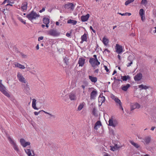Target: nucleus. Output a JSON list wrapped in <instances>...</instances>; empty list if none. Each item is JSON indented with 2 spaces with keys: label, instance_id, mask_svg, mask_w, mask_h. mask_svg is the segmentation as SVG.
<instances>
[{
  "label": "nucleus",
  "instance_id": "nucleus-8",
  "mask_svg": "<svg viewBox=\"0 0 156 156\" xmlns=\"http://www.w3.org/2000/svg\"><path fill=\"white\" fill-rule=\"evenodd\" d=\"M69 98L71 101H75L77 99L76 92L73 91L71 92L69 95Z\"/></svg>",
  "mask_w": 156,
  "mask_h": 156
},
{
  "label": "nucleus",
  "instance_id": "nucleus-7",
  "mask_svg": "<svg viewBox=\"0 0 156 156\" xmlns=\"http://www.w3.org/2000/svg\"><path fill=\"white\" fill-rule=\"evenodd\" d=\"M151 137L149 136L145 137L142 139L141 142L145 145L149 144L151 142Z\"/></svg>",
  "mask_w": 156,
  "mask_h": 156
},
{
  "label": "nucleus",
  "instance_id": "nucleus-4",
  "mask_svg": "<svg viewBox=\"0 0 156 156\" xmlns=\"http://www.w3.org/2000/svg\"><path fill=\"white\" fill-rule=\"evenodd\" d=\"M89 62L94 69H95L97 66H98L100 64V62L98 61V59H95L93 58H90Z\"/></svg>",
  "mask_w": 156,
  "mask_h": 156
},
{
  "label": "nucleus",
  "instance_id": "nucleus-37",
  "mask_svg": "<svg viewBox=\"0 0 156 156\" xmlns=\"http://www.w3.org/2000/svg\"><path fill=\"white\" fill-rule=\"evenodd\" d=\"M139 14L140 16H145V12L143 9H140L139 12Z\"/></svg>",
  "mask_w": 156,
  "mask_h": 156
},
{
  "label": "nucleus",
  "instance_id": "nucleus-3",
  "mask_svg": "<svg viewBox=\"0 0 156 156\" xmlns=\"http://www.w3.org/2000/svg\"><path fill=\"white\" fill-rule=\"evenodd\" d=\"M118 124L117 120L113 116H112L109 119L108 125L113 127L117 126Z\"/></svg>",
  "mask_w": 156,
  "mask_h": 156
},
{
  "label": "nucleus",
  "instance_id": "nucleus-28",
  "mask_svg": "<svg viewBox=\"0 0 156 156\" xmlns=\"http://www.w3.org/2000/svg\"><path fill=\"white\" fill-rule=\"evenodd\" d=\"M120 148V147L118 146L117 144H115L114 146H111L110 150L112 151H114Z\"/></svg>",
  "mask_w": 156,
  "mask_h": 156
},
{
  "label": "nucleus",
  "instance_id": "nucleus-2",
  "mask_svg": "<svg viewBox=\"0 0 156 156\" xmlns=\"http://www.w3.org/2000/svg\"><path fill=\"white\" fill-rule=\"evenodd\" d=\"M7 138L10 144L12 146L14 150L18 154H20V151L14 140L9 136H7Z\"/></svg>",
  "mask_w": 156,
  "mask_h": 156
},
{
  "label": "nucleus",
  "instance_id": "nucleus-15",
  "mask_svg": "<svg viewBox=\"0 0 156 156\" xmlns=\"http://www.w3.org/2000/svg\"><path fill=\"white\" fill-rule=\"evenodd\" d=\"M142 77V73H137L134 76V79L135 81H139L141 79Z\"/></svg>",
  "mask_w": 156,
  "mask_h": 156
},
{
  "label": "nucleus",
  "instance_id": "nucleus-44",
  "mask_svg": "<svg viewBox=\"0 0 156 156\" xmlns=\"http://www.w3.org/2000/svg\"><path fill=\"white\" fill-rule=\"evenodd\" d=\"M141 4L143 5L144 6H146L147 3V0H142L141 3Z\"/></svg>",
  "mask_w": 156,
  "mask_h": 156
},
{
  "label": "nucleus",
  "instance_id": "nucleus-55",
  "mask_svg": "<svg viewBox=\"0 0 156 156\" xmlns=\"http://www.w3.org/2000/svg\"><path fill=\"white\" fill-rule=\"evenodd\" d=\"M105 69L106 70L107 72H108L109 71V70L108 68L106 66H104Z\"/></svg>",
  "mask_w": 156,
  "mask_h": 156
},
{
  "label": "nucleus",
  "instance_id": "nucleus-6",
  "mask_svg": "<svg viewBox=\"0 0 156 156\" xmlns=\"http://www.w3.org/2000/svg\"><path fill=\"white\" fill-rule=\"evenodd\" d=\"M47 34L53 36H57L59 35L60 33L56 30L51 29L47 31Z\"/></svg>",
  "mask_w": 156,
  "mask_h": 156
},
{
  "label": "nucleus",
  "instance_id": "nucleus-54",
  "mask_svg": "<svg viewBox=\"0 0 156 156\" xmlns=\"http://www.w3.org/2000/svg\"><path fill=\"white\" fill-rule=\"evenodd\" d=\"M45 7H43L42 9H41V10H40L39 12L40 13H41L42 12L44 11H45Z\"/></svg>",
  "mask_w": 156,
  "mask_h": 156
},
{
  "label": "nucleus",
  "instance_id": "nucleus-13",
  "mask_svg": "<svg viewBox=\"0 0 156 156\" xmlns=\"http://www.w3.org/2000/svg\"><path fill=\"white\" fill-rule=\"evenodd\" d=\"M85 59L82 57L80 58H79L78 64H79V66L82 67L83 66L85 63Z\"/></svg>",
  "mask_w": 156,
  "mask_h": 156
},
{
  "label": "nucleus",
  "instance_id": "nucleus-18",
  "mask_svg": "<svg viewBox=\"0 0 156 156\" xmlns=\"http://www.w3.org/2000/svg\"><path fill=\"white\" fill-rule=\"evenodd\" d=\"M65 7L66 8L73 10L74 8V6L73 3H69L66 4Z\"/></svg>",
  "mask_w": 156,
  "mask_h": 156
},
{
  "label": "nucleus",
  "instance_id": "nucleus-61",
  "mask_svg": "<svg viewBox=\"0 0 156 156\" xmlns=\"http://www.w3.org/2000/svg\"><path fill=\"white\" fill-rule=\"evenodd\" d=\"M36 48L37 50H38L39 49V46L38 44H37V45L36 46Z\"/></svg>",
  "mask_w": 156,
  "mask_h": 156
},
{
  "label": "nucleus",
  "instance_id": "nucleus-50",
  "mask_svg": "<svg viewBox=\"0 0 156 156\" xmlns=\"http://www.w3.org/2000/svg\"><path fill=\"white\" fill-rule=\"evenodd\" d=\"M106 51L108 52V53H109L110 52V51L109 50H108L107 49H105L103 51V53H105Z\"/></svg>",
  "mask_w": 156,
  "mask_h": 156
},
{
  "label": "nucleus",
  "instance_id": "nucleus-20",
  "mask_svg": "<svg viewBox=\"0 0 156 156\" xmlns=\"http://www.w3.org/2000/svg\"><path fill=\"white\" fill-rule=\"evenodd\" d=\"M97 94V91L95 90H93L90 94V99H94L95 98Z\"/></svg>",
  "mask_w": 156,
  "mask_h": 156
},
{
  "label": "nucleus",
  "instance_id": "nucleus-29",
  "mask_svg": "<svg viewBox=\"0 0 156 156\" xmlns=\"http://www.w3.org/2000/svg\"><path fill=\"white\" fill-rule=\"evenodd\" d=\"M101 95L98 98V101L99 102H101V104L104 102L105 100V98L104 96H101Z\"/></svg>",
  "mask_w": 156,
  "mask_h": 156
},
{
  "label": "nucleus",
  "instance_id": "nucleus-10",
  "mask_svg": "<svg viewBox=\"0 0 156 156\" xmlns=\"http://www.w3.org/2000/svg\"><path fill=\"white\" fill-rule=\"evenodd\" d=\"M39 16V15L38 14L32 11L30 13V20L32 21V20H33L36 19Z\"/></svg>",
  "mask_w": 156,
  "mask_h": 156
},
{
  "label": "nucleus",
  "instance_id": "nucleus-42",
  "mask_svg": "<svg viewBox=\"0 0 156 156\" xmlns=\"http://www.w3.org/2000/svg\"><path fill=\"white\" fill-rule=\"evenodd\" d=\"M30 156H37V155L34 154L33 150H30Z\"/></svg>",
  "mask_w": 156,
  "mask_h": 156
},
{
  "label": "nucleus",
  "instance_id": "nucleus-21",
  "mask_svg": "<svg viewBox=\"0 0 156 156\" xmlns=\"http://www.w3.org/2000/svg\"><path fill=\"white\" fill-rule=\"evenodd\" d=\"M87 35L85 33L83 35H82L81 37V40L80 43H82L84 41H87Z\"/></svg>",
  "mask_w": 156,
  "mask_h": 156
},
{
  "label": "nucleus",
  "instance_id": "nucleus-53",
  "mask_svg": "<svg viewBox=\"0 0 156 156\" xmlns=\"http://www.w3.org/2000/svg\"><path fill=\"white\" fill-rule=\"evenodd\" d=\"M141 17V20L142 21H144L145 20V16H140Z\"/></svg>",
  "mask_w": 156,
  "mask_h": 156
},
{
  "label": "nucleus",
  "instance_id": "nucleus-30",
  "mask_svg": "<svg viewBox=\"0 0 156 156\" xmlns=\"http://www.w3.org/2000/svg\"><path fill=\"white\" fill-rule=\"evenodd\" d=\"M85 105V104L84 102L80 103L77 108V110L80 111L82 110Z\"/></svg>",
  "mask_w": 156,
  "mask_h": 156
},
{
  "label": "nucleus",
  "instance_id": "nucleus-17",
  "mask_svg": "<svg viewBox=\"0 0 156 156\" xmlns=\"http://www.w3.org/2000/svg\"><path fill=\"white\" fill-rule=\"evenodd\" d=\"M36 99L34 98L32 99V107L34 109L38 110V108L36 107Z\"/></svg>",
  "mask_w": 156,
  "mask_h": 156
},
{
  "label": "nucleus",
  "instance_id": "nucleus-26",
  "mask_svg": "<svg viewBox=\"0 0 156 156\" xmlns=\"http://www.w3.org/2000/svg\"><path fill=\"white\" fill-rule=\"evenodd\" d=\"M101 125V122L100 121H98L96 122L95 124L94 129H95L97 130L98 129V127H99Z\"/></svg>",
  "mask_w": 156,
  "mask_h": 156
},
{
  "label": "nucleus",
  "instance_id": "nucleus-38",
  "mask_svg": "<svg viewBox=\"0 0 156 156\" xmlns=\"http://www.w3.org/2000/svg\"><path fill=\"white\" fill-rule=\"evenodd\" d=\"M12 4H11V3H9L5 5V8H6V10H9L10 9V7L7 8V7L12 6H13Z\"/></svg>",
  "mask_w": 156,
  "mask_h": 156
},
{
  "label": "nucleus",
  "instance_id": "nucleus-49",
  "mask_svg": "<svg viewBox=\"0 0 156 156\" xmlns=\"http://www.w3.org/2000/svg\"><path fill=\"white\" fill-rule=\"evenodd\" d=\"M92 113L94 115H95L96 114V110L95 108H94L93 110Z\"/></svg>",
  "mask_w": 156,
  "mask_h": 156
},
{
  "label": "nucleus",
  "instance_id": "nucleus-56",
  "mask_svg": "<svg viewBox=\"0 0 156 156\" xmlns=\"http://www.w3.org/2000/svg\"><path fill=\"white\" fill-rule=\"evenodd\" d=\"M99 71V69H97L94 70V72L95 73H98Z\"/></svg>",
  "mask_w": 156,
  "mask_h": 156
},
{
  "label": "nucleus",
  "instance_id": "nucleus-31",
  "mask_svg": "<svg viewBox=\"0 0 156 156\" xmlns=\"http://www.w3.org/2000/svg\"><path fill=\"white\" fill-rule=\"evenodd\" d=\"M35 67L36 66H35L31 65V68H30V72L34 74L35 73Z\"/></svg>",
  "mask_w": 156,
  "mask_h": 156
},
{
  "label": "nucleus",
  "instance_id": "nucleus-58",
  "mask_svg": "<svg viewBox=\"0 0 156 156\" xmlns=\"http://www.w3.org/2000/svg\"><path fill=\"white\" fill-rule=\"evenodd\" d=\"M103 156H110L108 154L105 153Z\"/></svg>",
  "mask_w": 156,
  "mask_h": 156
},
{
  "label": "nucleus",
  "instance_id": "nucleus-22",
  "mask_svg": "<svg viewBox=\"0 0 156 156\" xmlns=\"http://www.w3.org/2000/svg\"><path fill=\"white\" fill-rule=\"evenodd\" d=\"M134 58L133 56L132 55L129 56L128 58V60L130 61L127 64V67H129L131 66V65L133 63V60Z\"/></svg>",
  "mask_w": 156,
  "mask_h": 156
},
{
  "label": "nucleus",
  "instance_id": "nucleus-23",
  "mask_svg": "<svg viewBox=\"0 0 156 156\" xmlns=\"http://www.w3.org/2000/svg\"><path fill=\"white\" fill-rule=\"evenodd\" d=\"M130 87V85L129 84H127L126 85H123L121 86V89L122 90L126 91Z\"/></svg>",
  "mask_w": 156,
  "mask_h": 156
},
{
  "label": "nucleus",
  "instance_id": "nucleus-62",
  "mask_svg": "<svg viewBox=\"0 0 156 156\" xmlns=\"http://www.w3.org/2000/svg\"><path fill=\"white\" fill-rule=\"evenodd\" d=\"M116 72H117L116 71V70H115L114 71V72L112 73V75H114L115 73H116Z\"/></svg>",
  "mask_w": 156,
  "mask_h": 156
},
{
  "label": "nucleus",
  "instance_id": "nucleus-27",
  "mask_svg": "<svg viewBox=\"0 0 156 156\" xmlns=\"http://www.w3.org/2000/svg\"><path fill=\"white\" fill-rule=\"evenodd\" d=\"M15 66L16 67H18L22 69H23L25 68L24 66L18 63H15L14 64Z\"/></svg>",
  "mask_w": 156,
  "mask_h": 156
},
{
  "label": "nucleus",
  "instance_id": "nucleus-40",
  "mask_svg": "<svg viewBox=\"0 0 156 156\" xmlns=\"http://www.w3.org/2000/svg\"><path fill=\"white\" fill-rule=\"evenodd\" d=\"M118 13L122 16H127L128 15V16H130L131 15V14L130 13H129V12H126L125 13H121L118 12Z\"/></svg>",
  "mask_w": 156,
  "mask_h": 156
},
{
  "label": "nucleus",
  "instance_id": "nucleus-51",
  "mask_svg": "<svg viewBox=\"0 0 156 156\" xmlns=\"http://www.w3.org/2000/svg\"><path fill=\"white\" fill-rule=\"evenodd\" d=\"M90 29L93 32V33H95V32H96L95 30L93 29L92 26H90Z\"/></svg>",
  "mask_w": 156,
  "mask_h": 156
},
{
  "label": "nucleus",
  "instance_id": "nucleus-32",
  "mask_svg": "<svg viewBox=\"0 0 156 156\" xmlns=\"http://www.w3.org/2000/svg\"><path fill=\"white\" fill-rule=\"evenodd\" d=\"M121 79L122 81H126L128 80H130V77L129 75L125 76H121Z\"/></svg>",
  "mask_w": 156,
  "mask_h": 156
},
{
  "label": "nucleus",
  "instance_id": "nucleus-34",
  "mask_svg": "<svg viewBox=\"0 0 156 156\" xmlns=\"http://www.w3.org/2000/svg\"><path fill=\"white\" fill-rule=\"evenodd\" d=\"M139 88H141V90L145 89L146 90L149 88V87L146 85H144L143 84H141L138 86Z\"/></svg>",
  "mask_w": 156,
  "mask_h": 156
},
{
  "label": "nucleus",
  "instance_id": "nucleus-60",
  "mask_svg": "<svg viewBox=\"0 0 156 156\" xmlns=\"http://www.w3.org/2000/svg\"><path fill=\"white\" fill-rule=\"evenodd\" d=\"M117 57H118V58H119V60H121V57L120 55H118L117 56Z\"/></svg>",
  "mask_w": 156,
  "mask_h": 156
},
{
  "label": "nucleus",
  "instance_id": "nucleus-25",
  "mask_svg": "<svg viewBox=\"0 0 156 156\" xmlns=\"http://www.w3.org/2000/svg\"><path fill=\"white\" fill-rule=\"evenodd\" d=\"M43 22L44 23L46 24V27L48 28V24L49 23V19L46 18H44L43 19Z\"/></svg>",
  "mask_w": 156,
  "mask_h": 156
},
{
  "label": "nucleus",
  "instance_id": "nucleus-16",
  "mask_svg": "<svg viewBox=\"0 0 156 156\" xmlns=\"http://www.w3.org/2000/svg\"><path fill=\"white\" fill-rule=\"evenodd\" d=\"M90 17V15L89 14H87L85 16H82L81 17V20L82 22L87 21Z\"/></svg>",
  "mask_w": 156,
  "mask_h": 156
},
{
  "label": "nucleus",
  "instance_id": "nucleus-43",
  "mask_svg": "<svg viewBox=\"0 0 156 156\" xmlns=\"http://www.w3.org/2000/svg\"><path fill=\"white\" fill-rule=\"evenodd\" d=\"M17 19L20 21L21 22L24 24H25L26 23L25 21L23 20L21 18V17H18Z\"/></svg>",
  "mask_w": 156,
  "mask_h": 156
},
{
  "label": "nucleus",
  "instance_id": "nucleus-9",
  "mask_svg": "<svg viewBox=\"0 0 156 156\" xmlns=\"http://www.w3.org/2000/svg\"><path fill=\"white\" fill-rule=\"evenodd\" d=\"M116 52L118 54H121L123 51L122 46L119 45V44H116L115 47Z\"/></svg>",
  "mask_w": 156,
  "mask_h": 156
},
{
  "label": "nucleus",
  "instance_id": "nucleus-45",
  "mask_svg": "<svg viewBox=\"0 0 156 156\" xmlns=\"http://www.w3.org/2000/svg\"><path fill=\"white\" fill-rule=\"evenodd\" d=\"M114 101H115V102L118 105L121 103L120 100L118 98H117Z\"/></svg>",
  "mask_w": 156,
  "mask_h": 156
},
{
  "label": "nucleus",
  "instance_id": "nucleus-12",
  "mask_svg": "<svg viewBox=\"0 0 156 156\" xmlns=\"http://www.w3.org/2000/svg\"><path fill=\"white\" fill-rule=\"evenodd\" d=\"M20 141L21 145L24 147L29 145V142H26L25 140L23 138H21L20 140Z\"/></svg>",
  "mask_w": 156,
  "mask_h": 156
},
{
  "label": "nucleus",
  "instance_id": "nucleus-11",
  "mask_svg": "<svg viewBox=\"0 0 156 156\" xmlns=\"http://www.w3.org/2000/svg\"><path fill=\"white\" fill-rule=\"evenodd\" d=\"M140 107V105L137 102L131 103L130 105L131 110H133L136 108L139 109Z\"/></svg>",
  "mask_w": 156,
  "mask_h": 156
},
{
  "label": "nucleus",
  "instance_id": "nucleus-46",
  "mask_svg": "<svg viewBox=\"0 0 156 156\" xmlns=\"http://www.w3.org/2000/svg\"><path fill=\"white\" fill-rule=\"evenodd\" d=\"M119 109H121L122 110V111H123V112H124V110H123V108H122V103H121L120 104H119Z\"/></svg>",
  "mask_w": 156,
  "mask_h": 156
},
{
  "label": "nucleus",
  "instance_id": "nucleus-24",
  "mask_svg": "<svg viewBox=\"0 0 156 156\" xmlns=\"http://www.w3.org/2000/svg\"><path fill=\"white\" fill-rule=\"evenodd\" d=\"M41 111H42V112H44L45 114L49 115L51 117H55V116L54 115H52V114H51V113H49L48 112H45V111H44V110H42L41 111H39L38 112H34V115H37L40 113V112Z\"/></svg>",
  "mask_w": 156,
  "mask_h": 156
},
{
  "label": "nucleus",
  "instance_id": "nucleus-64",
  "mask_svg": "<svg viewBox=\"0 0 156 156\" xmlns=\"http://www.w3.org/2000/svg\"><path fill=\"white\" fill-rule=\"evenodd\" d=\"M81 87L84 90L85 88V86L84 85H82Z\"/></svg>",
  "mask_w": 156,
  "mask_h": 156
},
{
  "label": "nucleus",
  "instance_id": "nucleus-5",
  "mask_svg": "<svg viewBox=\"0 0 156 156\" xmlns=\"http://www.w3.org/2000/svg\"><path fill=\"white\" fill-rule=\"evenodd\" d=\"M2 80H0V91L5 96L9 98L10 95L8 92L6 90L5 87L2 83Z\"/></svg>",
  "mask_w": 156,
  "mask_h": 156
},
{
  "label": "nucleus",
  "instance_id": "nucleus-39",
  "mask_svg": "<svg viewBox=\"0 0 156 156\" xmlns=\"http://www.w3.org/2000/svg\"><path fill=\"white\" fill-rule=\"evenodd\" d=\"M8 3V4L9 3H11V4H13V2H11L10 0H5L4 2L2 4V5H4L6 3Z\"/></svg>",
  "mask_w": 156,
  "mask_h": 156
},
{
  "label": "nucleus",
  "instance_id": "nucleus-14",
  "mask_svg": "<svg viewBox=\"0 0 156 156\" xmlns=\"http://www.w3.org/2000/svg\"><path fill=\"white\" fill-rule=\"evenodd\" d=\"M109 41V39L105 37H104L103 38L102 42L105 46H108Z\"/></svg>",
  "mask_w": 156,
  "mask_h": 156
},
{
  "label": "nucleus",
  "instance_id": "nucleus-48",
  "mask_svg": "<svg viewBox=\"0 0 156 156\" xmlns=\"http://www.w3.org/2000/svg\"><path fill=\"white\" fill-rule=\"evenodd\" d=\"M25 151L28 155L29 156V149H25Z\"/></svg>",
  "mask_w": 156,
  "mask_h": 156
},
{
  "label": "nucleus",
  "instance_id": "nucleus-19",
  "mask_svg": "<svg viewBox=\"0 0 156 156\" xmlns=\"http://www.w3.org/2000/svg\"><path fill=\"white\" fill-rule=\"evenodd\" d=\"M88 78L90 80L91 82L95 83L97 82L98 80L97 77H94L92 76L89 75L88 76Z\"/></svg>",
  "mask_w": 156,
  "mask_h": 156
},
{
  "label": "nucleus",
  "instance_id": "nucleus-35",
  "mask_svg": "<svg viewBox=\"0 0 156 156\" xmlns=\"http://www.w3.org/2000/svg\"><path fill=\"white\" fill-rule=\"evenodd\" d=\"M77 23V21L75 20H69L67 21V23H71L73 25H75Z\"/></svg>",
  "mask_w": 156,
  "mask_h": 156
},
{
  "label": "nucleus",
  "instance_id": "nucleus-41",
  "mask_svg": "<svg viewBox=\"0 0 156 156\" xmlns=\"http://www.w3.org/2000/svg\"><path fill=\"white\" fill-rule=\"evenodd\" d=\"M134 0H128L126 2L125 4L126 5H127L133 2Z\"/></svg>",
  "mask_w": 156,
  "mask_h": 156
},
{
  "label": "nucleus",
  "instance_id": "nucleus-1",
  "mask_svg": "<svg viewBox=\"0 0 156 156\" xmlns=\"http://www.w3.org/2000/svg\"><path fill=\"white\" fill-rule=\"evenodd\" d=\"M17 77L18 79L20 82L24 83L23 84V91L27 94H28L29 93V87L28 82L26 81V80L22 74L19 72L17 73Z\"/></svg>",
  "mask_w": 156,
  "mask_h": 156
},
{
  "label": "nucleus",
  "instance_id": "nucleus-57",
  "mask_svg": "<svg viewBox=\"0 0 156 156\" xmlns=\"http://www.w3.org/2000/svg\"><path fill=\"white\" fill-rule=\"evenodd\" d=\"M66 35L68 37H69L70 36V33H66Z\"/></svg>",
  "mask_w": 156,
  "mask_h": 156
},
{
  "label": "nucleus",
  "instance_id": "nucleus-59",
  "mask_svg": "<svg viewBox=\"0 0 156 156\" xmlns=\"http://www.w3.org/2000/svg\"><path fill=\"white\" fill-rule=\"evenodd\" d=\"M93 57H94V59H98L97 58V55H93Z\"/></svg>",
  "mask_w": 156,
  "mask_h": 156
},
{
  "label": "nucleus",
  "instance_id": "nucleus-47",
  "mask_svg": "<svg viewBox=\"0 0 156 156\" xmlns=\"http://www.w3.org/2000/svg\"><path fill=\"white\" fill-rule=\"evenodd\" d=\"M111 98L113 100H115L117 97L113 95H112L111 96Z\"/></svg>",
  "mask_w": 156,
  "mask_h": 156
},
{
  "label": "nucleus",
  "instance_id": "nucleus-33",
  "mask_svg": "<svg viewBox=\"0 0 156 156\" xmlns=\"http://www.w3.org/2000/svg\"><path fill=\"white\" fill-rule=\"evenodd\" d=\"M130 142L132 145L137 148H139L140 147V145H139L137 143H135L133 141H131Z\"/></svg>",
  "mask_w": 156,
  "mask_h": 156
},
{
  "label": "nucleus",
  "instance_id": "nucleus-63",
  "mask_svg": "<svg viewBox=\"0 0 156 156\" xmlns=\"http://www.w3.org/2000/svg\"><path fill=\"white\" fill-rule=\"evenodd\" d=\"M155 127L154 126L152 127L151 128V130H154V129H155Z\"/></svg>",
  "mask_w": 156,
  "mask_h": 156
},
{
  "label": "nucleus",
  "instance_id": "nucleus-36",
  "mask_svg": "<svg viewBox=\"0 0 156 156\" xmlns=\"http://www.w3.org/2000/svg\"><path fill=\"white\" fill-rule=\"evenodd\" d=\"M27 8V4L26 3H25L22 4V5L21 7V9L23 10V11H24L26 10Z\"/></svg>",
  "mask_w": 156,
  "mask_h": 156
},
{
  "label": "nucleus",
  "instance_id": "nucleus-52",
  "mask_svg": "<svg viewBox=\"0 0 156 156\" xmlns=\"http://www.w3.org/2000/svg\"><path fill=\"white\" fill-rule=\"evenodd\" d=\"M43 37L42 36L38 38V41H40L41 40H43Z\"/></svg>",
  "mask_w": 156,
  "mask_h": 156
}]
</instances>
